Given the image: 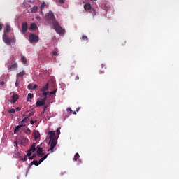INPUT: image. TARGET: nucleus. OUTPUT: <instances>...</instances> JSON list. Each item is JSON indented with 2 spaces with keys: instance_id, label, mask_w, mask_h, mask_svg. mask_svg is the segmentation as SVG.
Masks as SVG:
<instances>
[{
  "instance_id": "1",
  "label": "nucleus",
  "mask_w": 179,
  "mask_h": 179,
  "mask_svg": "<svg viewBox=\"0 0 179 179\" xmlns=\"http://www.w3.org/2000/svg\"><path fill=\"white\" fill-rule=\"evenodd\" d=\"M50 141L49 143H50V147L48 150V152H50V153H54V148L57 146V144L58 143V140L57 139V136H55V131H49L48 132Z\"/></svg>"
},
{
  "instance_id": "2",
  "label": "nucleus",
  "mask_w": 179,
  "mask_h": 179,
  "mask_svg": "<svg viewBox=\"0 0 179 179\" xmlns=\"http://www.w3.org/2000/svg\"><path fill=\"white\" fill-rule=\"evenodd\" d=\"M10 31V26L6 25V29L4 30V34L3 35V41L8 45H9V44L12 43H15V38H9L6 34V33H9Z\"/></svg>"
},
{
  "instance_id": "3",
  "label": "nucleus",
  "mask_w": 179,
  "mask_h": 179,
  "mask_svg": "<svg viewBox=\"0 0 179 179\" xmlns=\"http://www.w3.org/2000/svg\"><path fill=\"white\" fill-rule=\"evenodd\" d=\"M52 24H53L55 30L58 33V34H64L65 33V29H62L59 26L58 21L53 22Z\"/></svg>"
},
{
  "instance_id": "4",
  "label": "nucleus",
  "mask_w": 179,
  "mask_h": 179,
  "mask_svg": "<svg viewBox=\"0 0 179 179\" xmlns=\"http://www.w3.org/2000/svg\"><path fill=\"white\" fill-rule=\"evenodd\" d=\"M84 9L86 12H92L93 10L94 15H96V9L92 8V4L89 2L84 5Z\"/></svg>"
},
{
  "instance_id": "5",
  "label": "nucleus",
  "mask_w": 179,
  "mask_h": 179,
  "mask_svg": "<svg viewBox=\"0 0 179 179\" xmlns=\"http://www.w3.org/2000/svg\"><path fill=\"white\" fill-rule=\"evenodd\" d=\"M29 41L30 43H38V36L34 34H30L29 36Z\"/></svg>"
},
{
  "instance_id": "6",
  "label": "nucleus",
  "mask_w": 179,
  "mask_h": 179,
  "mask_svg": "<svg viewBox=\"0 0 179 179\" xmlns=\"http://www.w3.org/2000/svg\"><path fill=\"white\" fill-rule=\"evenodd\" d=\"M47 18L48 19V20H51L52 21V24H54L55 22H57L55 20V16L54 15V13H52V11H50V12H49L48 13Z\"/></svg>"
},
{
  "instance_id": "7",
  "label": "nucleus",
  "mask_w": 179,
  "mask_h": 179,
  "mask_svg": "<svg viewBox=\"0 0 179 179\" xmlns=\"http://www.w3.org/2000/svg\"><path fill=\"white\" fill-rule=\"evenodd\" d=\"M27 29H28L27 22H23L22 24V30H21L22 34H26V32L27 31Z\"/></svg>"
},
{
  "instance_id": "8",
  "label": "nucleus",
  "mask_w": 179,
  "mask_h": 179,
  "mask_svg": "<svg viewBox=\"0 0 179 179\" xmlns=\"http://www.w3.org/2000/svg\"><path fill=\"white\" fill-rule=\"evenodd\" d=\"M36 153L38 157H42V156H44V153H43V148L40 147V145H37Z\"/></svg>"
},
{
  "instance_id": "9",
  "label": "nucleus",
  "mask_w": 179,
  "mask_h": 179,
  "mask_svg": "<svg viewBox=\"0 0 179 179\" xmlns=\"http://www.w3.org/2000/svg\"><path fill=\"white\" fill-rule=\"evenodd\" d=\"M17 69V63H13L12 64H10L8 66V69L9 71H13L14 69Z\"/></svg>"
},
{
  "instance_id": "10",
  "label": "nucleus",
  "mask_w": 179,
  "mask_h": 179,
  "mask_svg": "<svg viewBox=\"0 0 179 179\" xmlns=\"http://www.w3.org/2000/svg\"><path fill=\"white\" fill-rule=\"evenodd\" d=\"M21 145H22V146H26L27 145H29V139L27 138H21Z\"/></svg>"
},
{
  "instance_id": "11",
  "label": "nucleus",
  "mask_w": 179,
  "mask_h": 179,
  "mask_svg": "<svg viewBox=\"0 0 179 179\" xmlns=\"http://www.w3.org/2000/svg\"><path fill=\"white\" fill-rule=\"evenodd\" d=\"M23 127H26V124H20L18 126H16L14 129V134H17V132H19V131H20V129L23 128Z\"/></svg>"
},
{
  "instance_id": "12",
  "label": "nucleus",
  "mask_w": 179,
  "mask_h": 179,
  "mask_svg": "<svg viewBox=\"0 0 179 179\" xmlns=\"http://www.w3.org/2000/svg\"><path fill=\"white\" fill-rule=\"evenodd\" d=\"M33 136H34L35 141H37V139H38V138H40V132H38V131H37V130H35L33 132Z\"/></svg>"
},
{
  "instance_id": "13",
  "label": "nucleus",
  "mask_w": 179,
  "mask_h": 179,
  "mask_svg": "<svg viewBox=\"0 0 179 179\" xmlns=\"http://www.w3.org/2000/svg\"><path fill=\"white\" fill-rule=\"evenodd\" d=\"M11 99H12L13 103H15L17 101V100H19V95L13 93V94L11 96Z\"/></svg>"
},
{
  "instance_id": "14",
  "label": "nucleus",
  "mask_w": 179,
  "mask_h": 179,
  "mask_svg": "<svg viewBox=\"0 0 179 179\" xmlns=\"http://www.w3.org/2000/svg\"><path fill=\"white\" fill-rule=\"evenodd\" d=\"M26 75V72L24 71H22L17 74V79H19V78H22V76H24Z\"/></svg>"
},
{
  "instance_id": "15",
  "label": "nucleus",
  "mask_w": 179,
  "mask_h": 179,
  "mask_svg": "<svg viewBox=\"0 0 179 179\" xmlns=\"http://www.w3.org/2000/svg\"><path fill=\"white\" fill-rule=\"evenodd\" d=\"M36 104V107H41V106H45V103L42 101H37Z\"/></svg>"
},
{
  "instance_id": "16",
  "label": "nucleus",
  "mask_w": 179,
  "mask_h": 179,
  "mask_svg": "<svg viewBox=\"0 0 179 179\" xmlns=\"http://www.w3.org/2000/svg\"><path fill=\"white\" fill-rule=\"evenodd\" d=\"M48 155H50V153H48L46 155H45L43 157H42L41 159H39L38 163H39V164H41V163H43V162H44V160H45V159H47V157H48Z\"/></svg>"
},
{
  "instance_id": "17",
  "label": "nucleus",
  "mask_w": 179,
  "mask_h": 179,
  "mask_svg": "<svg viewBox=\"0 0 179 179\" xmlns=\"http://www.w3.org/2000/svg\"><path fill=\"white\" fill-rule=\"evenodd\" d=\"M36 143H34L31 148H29V150H31V152H33V153H34L35 150H36Z\"/></svg>"
},
{
  "instance_id": "18",
  "label": "nucleus",
  "mask_w": 179,
  "mask_h": 179,
  "mask_svg": "<svg viewBox=\"0 0 179 179\" xmlns=\"http://www.w3.org/2000/svg\"><path fill=\"white\" fill-rule=\"evenodd\" d=\"M33 97H34V96L33 95V94L29 93V94H28V96H27V101L31 102V99H33Z\"/></svg>"
},
{
  "instance_id": "19",
  "label": "nucleus",
  "mask_w": 179,
  "mask_h": 179,
  "mask_svg": "<svg viewBox=\"0 0 179 179\" xmlns=\"http://www.w3.org/2000/svg\"><path fill=\"white\" fill-rule=\"evenodd\" d=\"M48 90V83L41 88V92H47Z\"/></svg>"
},
{
  "instance_id": "20",
  "label": "nucleus",
  "mask_w": 179,
  "mask_h": 179,
  "mask_svg": "<svg viewBox=\"0 0 179 179\" xmlns=\"http://www.w3.org/2000/svg\"><path fill=\"white\" fill-rule=\"evenodd\" d=\"M79 153H76L73 158L74 162H78V160H79Z\"/></svg>"
},
{
  "instance_id": "21",
  "label": "nucleus",
  "mask_w": 179,
  "mask_h": 179,
  "mask_svg": "<svg viewBox=\"0 0 179 179\" xmlns=\"http://www.w3.org/2000/svg\"><path fill=\"white\" fill-rule=\"evenodd\" d=\"M30 28L31 30H36V29H37V25L35 23H31Z\"/></svg>"
},
{
  "instance_id": "22",
  "label": "nucleus",
  "mask_w": 179,
  "mask_h": 179,
  "mask_svg": "<svg viewBox=\"0 0 179 179\" xmlns=\"http://www.w3.org/2000/svg\"><path fill=\"white\" fill-rule=\"evenodd\" d=\"M21 60L23 64H27V59H26V57H24V56H22L21 57Z\"/></svg>"
},
{
  "instance_id": "23",
  "label": "nucleus",
  "mask_w": 179,
  "mask_h": 179,
  "mask_svg": "<svg viewBox=\"0 0 179 179\" xmlns=\"http://www.w3.org/2000/svg\"><path fill=\"white\" fill-rule=\"evenodd\" d=\"M39 164H40V163H38V161H33V162H31V164H30L31 166H33V165H34V166H38Z\"/></svg>"
},
{
  "instance_id": "24",
  "label": "nucleus",
  "mask_w": 179,
  "mask_h": 179,
  "mask_svg": "<svg viewBox=\"0 0 179 179\" xmlns=\"http://www.w3.org/2000/svg\"><path fill=\"white\" fill-rule=\"evenodd\" d=\"M38 10V7H37V6H34V7L32 8L31 12H32L33 13H36V12H37Z\"/></svg>"
},
{
  "instance_id": "25",
  "label": "nucleus",
  "mask_w": 179,
  "mask_h": 179,
  "mask_svg": "<svg viewBox=\"0 0 179 179\" xmlns=\"http://www.w3.org/2000/svg\"><path fill=\"white\" fill-rule=\"evenodd\" d=\"M16 113V110L15 108H12L8 110V114H15Z\"/></svg>"
},
{
  "instance_id": "26",
  "label": "nucleus",
  "mask_w": 179,
  "mask_h": 179,
  "mask_svg": "<svg viewBox=\"0 0 179 179\" xmlns=\"http://www.w3.org/2000/svg\"><path fill=\"white\" fill-rule=\"evenodd\" d=\"M45 8V2H43L41 6V10H43Z\"/></svg>"
},
{
  "instance_id": "27",
  "label": "nucleus",
  "mask_w": 179,
  "mask_h": 179,
  "mask_svg": "<svg viewBox=\"0 0 179 179\" xmlns=\"http://www.w3.org/2000/svg\"><path fill=\"white\" fill-rule=\"evenodd\" d=\"M29 120V117H24L20 122V124H23V122H26Z\"/></svg>"
},
{
  "instance_id": "28",
  "label": "nucleus",
  "mask_w": 179,
  "mask_h": 179,
  "mask_svg": "<svg viewBox=\"0 0 179 179\" xmlns=\"http://www.w3.org/2000/svg\"><path fill=\"white\" fill-rule=\"evenodd\" d=\"M37 157V155L36 154H33V155L31 157H29V160H33V159Z\"/></svg>"
},
{
  "instance_id": "29",
  "label": "nucleus",
  "mask_w": 179,
  "mask_h": 179,
  "mask_svg": "<svg viewBox=\"0 0 179 179\" xmlns=\"http://www.w3.org/2000/svg\"><path fill=\"white\" fill-rule=\"evenodd\" d=\"M25 134H27V135H30L31 134V131L30 130V129H27L25 131Z\"/></svg>"
},
{
  "instance_id": "30",
  "label": "nucleus",
  "mask_w": 179,
  "mask_h": 179,
  "mask_svg": "<svg viewBox=\"0 0 179 179\" xmlns=\"http://www.w3.org/2000/svg\"><path fill=\"white\" fill-rule=\"evenodd\" d=\"M27 88H28L29 90H33V84H29L28 86H27Z\"/></svg>"
},
{
  "instance_id": "31",
  "label": "nucleus",
  "mask_w": 179,
  "mask_h": 179,
  "mask_svg": "<svg viewBox=\"0 0 179 179\" xmlns=\"http://www.w3.org/2000/svg\"><path fill=\"white\" fill-rule=\"evenodd\" d=\"M42 94L43 97H47L48 96V92H43Z\"/></svg>"
},
{
  "instance_id": "32",
  "label": "nucleus",
  "mask_w": 179,
  "mask_h": 179,
  "mask_svg": "<svg viewBox=\"0 0 179 179\" xmlns=\"http://www.w3.org/2000/svg\"><path fill=\"white\" fill-rule=\"evenodd\" d=\"M82 40H85V41H87L89 40V38L85 35H83L82 36Z\"/></svg>"
},
{
  "instance_id": "33",
  "label": "nucleus",
  "mask_w": 179,
  "mask_h": 179,
  "mask_svg": "<svg viewBox=\"0 0 179 179\" xmlns=\"http://www.w3.org/2000/svg\"><path fill=\"white\" fill-rule=\"evenodd\" d=\"M33 115H34V112H31L29 113V114L28 115L27 117L30 118V117H33Z\"/></svg>"
},
{
  "instance_id": "34",
  "label": "nucleus",
  "mask_w": 179,
  "mask_h": 179,
  "mask_svg": "<svg viewBox=\"0 0 179 179\" xmlns=\"http://www.w3.org/2000/svg\"><path fill=\"white\" fill-rule=\"evenodd\" d=\"M19 79L18 78H17V80H16V82H15V86H16V87H19Z\"/></svg>"
},
{
  "instance_id": "35",
  "label": "nucleus",
  "mask_w": 179,
  "mask_h": 179,
  "mask_svg": "<svg viewBox=\"0 0 179 179\" xmlns=\"http://www.w3.org/2000/svg\"><path fill=\"white\" fill-rule=\"evenodd\" d=\"M52 55H55V56L58 55V52H57V50H54V51L52 52Z\"/></svg>"
},
{
  "instance_id": "36",
  "label": "nucleus",
  "mask_w": 179,
  "mask_h": 179,
  "mask_svg": "<svg viewBox=\"0 0 179 179\" xmlns=\"http://www.w3.org/2000/svg\"><path fill=\"white\" fill-rule=\"evenodd\" d=\"M32 153H33V152L31 150H29L27 155V156H30L31 155H32Z\"/></svg>"
},
{
  "instance_id": "37",
  "label": "nucleus",
  "mask_w": 179,
  "mask_h": 179,
  "mask_svg": "<svg viewBox=\"0 0 179 179\" xmlns=\"http://www.w3.org/2000/svg\"><path fill=\"white\" fill-rule=\"evenodd\" d=\"M41 101L45 104V101H47V96H44V98H43Z\"/></svg>"
},
{
  "instance_id": "38",
  "label": "nucleus",
  "mask_w": 179,
  "mask_h": 179,
  "mask_svg": "<svg viewBox=\"0 0 179 179\" xmlns=\"http://www.w3.org/2000/svg\"><path fill=\"white\" fill-rule=\"evenodd\" d=\"M38 87L37 85H32V90H35V89H36Z\"/></svg>"
},
{
  "instance_id": "39",
  "label": "nucleus",
  "mask_w": 179,
  "mask_h": 179,
  "mask_svg": "<svg viewBox=\"0 0 179 179\" xmlns=\"http://www.w3.org/2000/svg\"><path fill=\"white\" fill-rule=\"evenodd\" d=\"M22 160H23V162H27V155H25L24 157V158L22 159Z\"/></svg>"
},
{
  "instance_id": "40",
  "label": "nucleus",
  "mask_w": 179,
  "mask_h": 179,
  "mask_svg": "<svg viewBox=\"0 0 179 179\" xmlns=\"http://www.w3.org/2000/svg\"><path fill=\"white\" fill-rule=\"evenodd\" d=\"M56 132L58 136H59V134H61V131L59 130V129H57Z\"/></svg>"
},
{
  "instance_id": "41",
  "label": "nucleus",
  "mask_w": 179,
  "mask_h": 179,
  "mask_svg": "<svg viewBox=\"0 0 179 179\" xmlns=\"http://www.w3.org/2000/svg\"><path fill=\"white\" fill-rule=\"evenodd\" d=\"M20 110H22V108H20V107H17L15 108V111H20Z\"/></svg>"
},
{
  "instance_id": "42",
  "label": "nucleus",
  "mask_w": 179,
  "mask_h": 179,
  "mask_svg": "<svg viewBox=\"0 0 179 179\" xmlns=\"http://www.w3.org/2000/svg\"><path fill=\"white\" fill-rule=\"evenodd\" d=\"M47 110V106L44 107L43 111L42 112V114H44L45 113V110Z\"/></svg>"
},
{
  "instance_id": "43",
  "label": "nucleus",
  "mask_w": 179,
  "mask_h": 179,
  "mask_svg": "<svg viewBox=\"0 0 179 179\" xmlns=\"http://www.w3.org/2000/svg\"><path fill=\"white\" fill-rule=\"evenodd\" d=\"M55 93H57V90H54V91L51 92L50 94H55Z\"/></svg>"
},
{
  "instance_id": "44",
  "label": "nucleus",
  "mask_w": 179,
  "mask_h": 179,
  "mask_svg": "<svg viewBox=\"0 0 179 179\" xmlns=\"http://www.w3.org/2000/svg\"><path fill=\"white\" fill-rule=\"evenodd\" d=\"M0 85H1V86H3V85H5V81H1V82L0 83Z\"/></svg>"
},
{
  "instance_id": "45",
  "label": "nucleus",
  "mask_w": 179,
  "mask_h": 179,
  "mask_svg": "<svg viewBox=\"0 0 179 179\" xmlns=\"http://www.w3.org/2000/svg\"><path fill=\"white\" fill-rule=\"evenodd\" d=\"M59 3H61V4L64 3V0H59Z\"/></svg>"
},
{
  "instance_id": "46",
  "label": "nucleus",
  "mask_w": 179,
  "mask_h": 179,
  "mask_svg": "<svg viewBox=\"0 0 179 179\" xmlns=\"http://www.w3.org/2000/svg\"><path fill=\"white\" fill-rule=\"evenodd\" d=\"M67 111H69L70 113H72V109L71 108H68Z\"/></svg>"
},
{
  "instance_id": "47",
  "label": "nucleus",
  "mask_w": 179,
  "mask_h": 179,
  "mask_svg": "<svg viewBox=\"0 0 179 179\" xmlns=\"http://www.w3.org/2000/svg\"><path fill=\"white\" fill-rule=\"evenodd\" d=\"M75 80H79V76H77L75 78Z\"/></svg>"
},
{
  "instance_id": "48",
  "label": "nucleus",
  "mask_w": 179,
  "mask_h": 179,
  "mask_svg": "<svg viewBox=\"0 0 179 179\" xmlns=\"http://www.w3.org/2000/svg\"><path fill=\"white\" fill-rule=\"evenodd\" d=\"M30 124H31V125H34V122L33 120H31V121H30Z\"/></svg>"
},
{
  "instance_id": "49",
  "label": "nucleus",
  "mask_w": 179,
  "mask_h": 179,
  "mask_svg": "<svg viewBox=\"0 0 179 179\" xmlns=\"http://www.w3.org/2000/svg\"><path fill=\"white\" fill-rule=\"evenodd\" d=\"M2 27H3L2 24L0 23V31L1 30H2Z\"/></svg>"
},
{
  "instance_id": "50",
  "label": "nucleus",
  "mask_w": 179,
  "mask_h": 179,
  "mask_svg": "<svg viewBox=\"0 0 179 179\" xmlns=\"http://www.w3.org/2000/svg\"><path fill=\"white\" fill-rule=\"evenodd\" d=\"M79 110H80V108H79V107H78V108H77V109H76V112H77V113H79Z\"/></svg>"
},
{
  "instance_id": "51",
  "label": "nucleus",
  "mask_w": 179,
  "mask_h": 179,
  "mask_svg": "<svg viewBox=\"0 0 179 179\" xmlns=\"http://www.w3.org/2000/svg\"><path fill=\"white\" fill-rule=\"evenodd\" d=\"M101 68H104V66H106V65L101 64Z\"/></svg>"
},
{
  "instance_id": "52",
  "label": "nucleus",
  "mask_w": 179,
  "mask_h": 179,
  "mask_svg": "<svg viewBox=\"0 0 179 179\" xmlns=\"http://www.w3.org/2000/svg\"><path fill=\"white\" fill-rule=\"evenodd\" d=\"M14 143L16 145V146H17V141H15Z\"/></svg>"
},
{
  "instance_id": "53",
  "label": "nucleus",
  "mask_w": 179,
  "mask_h": 179,
  "mask_svg": "<svg viewBox=\"0 0 179 179\" xmlns=\"http://www.w3.org/2000/svg\"><path fill=\"white\" fill-rule=\"evenodd\" d=\"M73 114H74L75 115H76V113L75 111L73 113Z\"/></svg>"
},
{
  "instance_id": "54",
  "label": "nucleus",
  "mask_w": 179,
  "mask_h": 179,
  "mask_svg": "<svg viewBox=\"0 0 179 179\" xmlns=\"http://www.w3.org/2000/svg\"><path fill=\"white\" fill-rule=\"evenodd\" d=\"M101 73H104V71L101 72Z\"/></svg>"
},
{
  "instance_id": "55",
  "label": "nucleus",
  "mask_w": 179,
  "mask_h": 179,
  "mask_svg": "<svg viewBox=\"0 0 179 179\" xmlns=\"http://www.w3.org/2000/svg\"><path fill=\"white\" fill-rule=\"evenodd\" d=\"M90 1H97V0H90Z\"/></svg>"
},
{
  "instance_id": "56",
  "label": "nucleus",
  "mask_w": 179,
  "mask_h": 179,
  "mask_svg": "<svg viewBox=\"0 0 179 179\" xmlns=\"http://www.w3.org/2000/svg\"><path fill=\"white\" fill-rule=\"evenodd\" d=\"M25 116V115H23V117H24Z\"/></svg>"
}]
</instances>
